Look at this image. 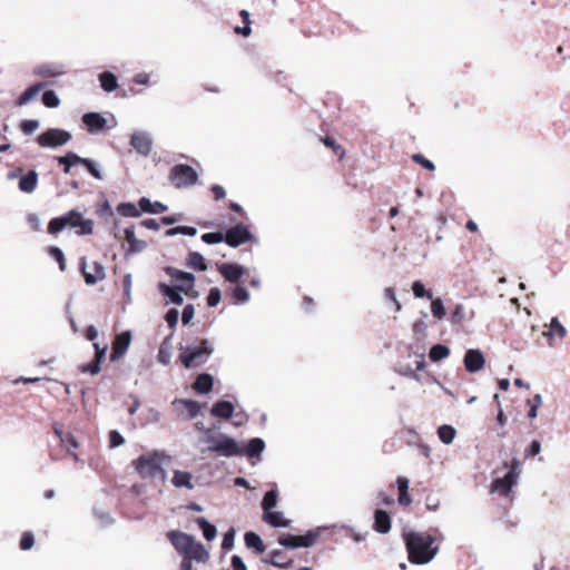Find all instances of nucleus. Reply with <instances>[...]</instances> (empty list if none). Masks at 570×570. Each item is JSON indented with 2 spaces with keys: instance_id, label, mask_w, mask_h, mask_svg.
<instances>
[{
  "instance_id": "nucleus-1",
  "label": "nucleus",
  "mask_w": 570,
  "mask_h": 570,
  "mask_svg": "<svg viewBox=\"0 0 570 570\" xmlns=\"http://www.w3.org/2000/svg\"><path fill=\"white\" fill-rule=\"evenodd\" d=\"M66 227L78 228L76 234L79 236L91 235L94 232V220L86 219L80 212L71 209L61 216L52 218L48 224L47 232L56 235Z\"/></svg>"
},
{
  "instance_id": "nucleus-2",
  "label": "nucleus",
  "mask_w": 570,
  "mask_h": 570,
  "mask_svg": "<svg viewBox=\"0 0 570 570\" xmlns=\"http://www.w3.org/2000/svg\"><path fill=\"white\" fill-rule=\"evenodd\" d=\"M176 551L183 557L181 561L198 563L208 562L210 554L206 547L195 540V537H169Z\"/></svg>"
},
{
  "instance_id": "nucleus-3",
  "label": "nucleus",
  "mask_w": 570,
  "mask_h": 570,
  "mask_svg": "<svg viewBox=\"0 0 570 570\" xmlns=\"http://www.w3.org/2000/svg\"><path fill=\"white\" fill-rule=\"evenodd\" d=\"M409 561L415 564L429 562L438 551L433 537H404Z\"/></svg>"
},
{
  "instance_id": "nucleus-4",
  "label": "nucleus",
  "mask_w": 570,
  "mask_h": 570,
  "mask_svg": "<svg viewBox=\"0 0 570 570\" xmlns=\"http://www.w3.org/2000/svg\"><path fill=\"white\" fill-rule=\"evenodd\" d=\"M178 348L181 352L179 360L187 368L203 365L214 352L212 343L206 338H203L198 346H184L179 344Z\"/></svg>"
},
{
  "instance_id": "nucleus-5",
  "label": "nucleus",
  "mask_w": 570,
  "mask_h": 570,
  "mask_svg": "<svg viewBox=\"0 0 570 570\" xmlns=\"http://www.w3.org/2000/svg\"><path fill=\"white\" fill-rule=\"evenodd\" d=\"M520 473L521 462L519 459H513L509 472L503 478H497L492 481L491 492L507 497L517 484Z\"/></svg>"
},
{
  "instance_id": "nucleus-6",
  "label": "nucleus",
  "mask_w": 570,
  "mask_h": 570,
  "mask_svg": "<svg viewBox=\"0 0 570 570\" xmlns=\"http://www.w3.org/2000/svg\"><path fill=\"white\" fill-rule=\"evenodd\" d=\"M132 464L141 478H157L164 475L157 452L140 455Z\"/></svg>"
},
{
  "instance_id": "nucleus-7",
  "label": "nucleus",
  "mask_w": 570,
  "mask_h": 570,
  "mask_svg": "<svg viewBox=\"0 0 570 570\" xmlns=\"http://www.w3.org/2000/svg\"><path fill=\"white\" fill-rule=\"evenodd\" d=\"M169 179L176 188H185L197 183L198 174L191 166L179 164L171 168Z\"/></svg>"
},
{
  "instance_id": "nucleus-8",
  "label": "nucleus",
  "mask_w": 570,
  "mask_h": 570,
  "mask_svg": "<svg viewBox=\"0 0 570 570\" xmlns=\"http://www.w3.org/2000/svg\"><path fill=\"white\" fill-rule=\"evenodd\" d=\"M71 137V134L65 129L50 128L40 134L36 140L42 148H57L69 142Z\"/></svg>"
},
{
  "instance_id": "nucleus-9",
  "label": "nucleus",
  "mask_w": 570,
  "mask_h": 570,
  "mask_svg": "<svg viewBox=\"0 0 570 570\" xmlns=\"http://www.w3.org/2000/svg\"><path fill=\"white\" fill-rule=\"evenodd\" d=\"M252 234L246 225L243 223L229 228L225 234V242L230 247H238L239 245L252 239Z\"/></svg>"
},
{
  "instance_id": "nucleus-10",
  "label": "nucleus",
  "mask_w": 570,
  "mask_h": 570,
  "mask_svg": "<svg viewBox=\"0 0 570 570\" xmlns=\"http://www.w3.org/2000/svg\"><path fill=\"white\" fill-rule=\"evenodd\" d=\"M214 452L218 453L222 456L232 458L242 455L244 453V450L238 445V443L233 438L220 433V440L214 446Z\"/></svg>"
},
{
  "instance_id": "nucleus-11",
  "label": "nucleus",
  "mask_w": 570,
  "mask_h": 570,
  "mask_svg": "<svg viewBox=\"0 0 570 570\" xmlns=\"http://www.w3.org/2000/svg\"><path fill=\"white\" fill-rule=\"evenodd\" d=\"M94 273L87 271V261L86 257H81L80 259V272L85 277V282L87 285H95L100 281L106 278V269L102 264L98 262L92 263Z\"/></svg>"
},
{
  "instance_id": "nucleus-12",
  "label": "nucleus",
  "mask_w": 570,
  "mask_h": 570,
  "mask_svg": "<svg viewBox=\"0 0 570 570\" xmlns=\"http://www.w3.org/2000/svg\"><path fill=\"white\" fill-rule=\"evenodd\" d=\"M465 370L470 373L479 372L484 367L485 358L480 350H468L463 360Z\"/></svg>"
},
{
  "instance_id": "nucleus-13",
  "label": "nucleus",
  "mask_w": 570,
  "mask_h": 570,
  "mask_svg": "<svg viewBox=\"0 0 570 570\" xmlns=\"http://www.w3.org/2000/svg\"><path fill=\"white\" fill-rule=\"evenodd\" d=\"M219 273L222 276L230 283H235L239 281L244 274L246 273V268L242 265L234 264V263H225L222 264L218 267Z\"/></svg>"
},
{
  "instance_id": "nucleus-14",
  "label": "nucleus",
  "mask_w": 570,
  "mask_h": 570,
  "mask_svg": "<svg viewBox=\"0 0 570 570\" xmlns=\"http://www.w3.org/2000/svg\"><path fill=\"white\" fill-rule=\"evenodd\" d=\"M131 146L141 155L147 156L151 151V138L145 132H135L130 140Z\"/></svg>"
},
{
  "instance_id": "nucleus-15",
  "label": "nucleus",
  "mask_w": 570,
  "mask_h": 570,
  "mask_svg": "<svg viewBox=\"0 0 570 570\" xmlns=\"http://www.w3.org/2000/svg\"><path fill=\"white\" fill-rule=\"evenodd\" d=\"M131 342V334L130 332H124L119 334L112 346V353H111V360L116 361L117 358L121 357L128 350Z\"/></svg>"
},
{
  "instance_id": "nucleus-16",
  "label": "nucleus",
  "mask_w": 570,
  "mask_h": 570,
  "mask_svg": "<svg viewBox=\"0 0 570 570\" xmlns=\"http://www.w3.org/2000/svg\"><path fill=\"white\" fill-rule=\"evenodd\" d=\"M159 291L169 299L170 303L181 305L184 298L181 292H186L183 285L170 286L165 283L158 285Z\"/></svg>"
},
{
  "instance_id": "nucleus-17",
  "label": "nucleus",
  "mask_w": 570,
  "mask_h": 570,
  "mask_svg": "<svg viewBox=\"0 0 570 570\" xmlns=\"http://www.w3.org/2000/svg\"><path fill=\"white\" fill-rule=\"evenodd\" d=\"M316 537H279V544L286 549H296L301 547H311Z\"/></svg>"
},
{
  "instance_id": "nucleus-18",
  "label": "nucleus",
  "mask_w": 570,
  "mask_h": 570,
  "mask_svg": "<svg viewBox=\"0 0 570 570\" xmlns=\"http://www.w3.org/2000/svg\"><path fill=\"white\" fill-rule=\"evenodd\" d=\"M165 272L175 281L181 282L186 284V294H188L189 289H193L195 283L194 274L189 272H183L175 267H166Z\"/></svg>"
},
{
  "instance_id": "nucleus-19",
  "label": "nucleus",
  "mask_w": 570,
  "mask_h": 570,
  "mask_svg": "<svg viewBox=\"0 0 570 570\" xmlns=\"http://www.w3.org/2000/svg\"><path fill=\"white\" fill-rule=\"evenodd\" d=\"M83 124L88 127V131L96 134L106 126V119L98 112H87L82 116Z\"/></svg>"
},
{
  "instance_id": "nucleus-20",
  "label": "nucleus",
  "mask_w": 570,
  "mask_h": 570,
  "mask_svg": "<svg viewBox=\"0 0 570 570\" xmlns=\"http://www.w3.org/2000/svg\"><path fill=\"white\" fill-rule=\"evenodd\" d=\"M39 77H59L65 73V66L58 63H42L33 69Z\"/></svg>"
},
{
  "instance_id": "nucleus-21",
  "label": "nucleus",
  "mask_w": 570,
  "mask_h": 570,
  "mask_svg": "<svg viewBox=\"0 0 570 570\" xmlns=\"http://www.w3.org/2000/svg\"><path fill=\"white\" fill-rule=\"evenodd\" d=\"M124 234L126 240L129 244L128 253H139L142 252L147 247V243L145 240L137 239L135 236L134 226L126 227L124 229Z\"/></svg>"
},
{
  "instance_id": "nucleus-22",
  "label": "nucleus",
  "mask_w": 570,
  "mask_h": 570,
  "mask_svg": "<svg viewBox=\"0 0 570 570\" xmlns=\"http://www.w3.org/2000/svg\"><path fill=\"white\" fill-rule=\"evenodd\" d=\"M374 529L380 533H387L391 529V519L386 511L376 510L374 517Z\"/></svg>"
},
{
  "instance_id": "nucleus-23",
  "label": "nucleus",
  "mask_w": 570,
  "mask_h": 570,
  "mask_svg": "<svg viewBox=\"0 0 570 570\" xmlns=\"http://www.w3.org/2000/svg\"><path fill=\"white\" fill-rule=\"evenodd\" d=\"M210 413L217 417L229 419L234 413V405L229 401H218L213 405Z\"/></svg>"
},
{
  "instance_id": "nucleus-24",
  "label": "nucleus",
  "mask_w": 570,
  "mask_h": 570,
  "mask_svg": "<svg viewBox=\"0 0 570 570\" xmlns=\"http://www.w3.org/2000/svg\"><path fill=\"white\" fill-rule=\"evenodd\" d=\"M38 183V174L36 170H30L28 174L23 175L19 180V189L23 193H32L35 191Z\"/></svg>"
},
{
  "instance_id": "nucleus-25",
  "label": "nucleus",
  "mask_w": 570,
  "mask_h": 570,
  "mask_svg": "<svg viewBox=\"0 0 570 570\" xmlns=\"http://www.w3.org/2000/svg\"><path fill=\"white\" fill-rule=\"evenodd\" d=\"M138 205L141 209V212L149 213V214H158L167 210V206L160 202L153 203L147 197H141L138 202Z\"/></svg>"
},
{
  "instance_id": "nucleus-26",
  "label": "nucleus",
  "mask_w": 570,
  "mask_h": 570,
  "mask_svg": "<svg viewBox=\"0 0 570 570\" xmlns=\"http://www.w3.org/2000/svg\"><path fill=\"white\" fill-rule=\"evenodd\" d=\"M45 86H46V83L38 82V83L29 87L28 89H26L20 95V97L16 101V105L17 106H24V105H27L29 101H31L40 92L41 89L45 88Z\"/></svg>"
},
{
  "instance_id": "nucleus-27",
  "label": "nucleus",
  "mask_w": 570,
  "mask_h": 570,
  "mask_svg": "<svg viewBox=\"0 0 570 570\" xmlns=\"http://www.w3.org/2000/svg\"><path fill=\"white\" fill-rule=\"evenodd\" d=\"M214 385V379L210 374L203 373L199 374L194 383V389L198 393L206 394L212 391Z\"/></svg>"
},
{
  "instance_id": "nucleus-28",
  "label": "nucleus",
  "mask_w": 570,
  "mask_h": 570,
  "mask_svg": "<svg viewBox=\"0 0 570 570\" xmlns=\"http://www.w3.org/2000/svg\"><path fill=\"white\" fill-rule=\"evenodd\" d=\"M269 562L278 568H287L292 564L293 559L283 550H273L269 553Z\"/></svg>"
},
{
  "instance_id": "nucleus-29",
  "label": "nucleus",
  "mask_w": 570,
  "mask_h": 570,
  "mask_svg": "<svg viewBox=\"0 0 570 570\" xmlns=\"http://www.w3.org/2000/svg\"><path fill=\"white\" fill-rule=\"evenodd\" d=\"M173 405H181L188 411L187 419H195L198 413L200 412L202 405L193 400H185V399H176L173 402Z\"/></svg>"
},
{
  "instance_id": "nucleus-30",
  "label": "nucleus",
  "mask_w": 570,
  "mask_h": 570,
  "mask_svg": "<svg viewBox=\"0 0 570 570\" xmlns=\"http://www.w3.org/2000/svg\"><path fill=\"white\" fill-rule=\"evenodd\" d=\"M191 479H193V475L189 472L175 471L171 482L176 488L193 489L194 485L191 483Z\"/></svg>"
},
{
  "instance_id": "nucleus-31",
  "label": "nucleus",
  "mask_w": 570,
  "mask_h": 570,
  "mask_svg": "<svg viewBox=\"0 0 570 570\" xmlns=\"http://www.w3.org/2000/svg\"><path fill=\"white\" fill-rule=\"evenodd\" d=\"M264 449H265V442L259 438H254L248 442L246 450H245V454L249 459H254L256 456H259L261 453L264 451Z\"/></svg>"
},
{
  "instance_id": "nucleus-32",
  "label": "nucleus",
  "mask_w": 570,
  "mask_h": 570,
  "mask_svg": "<svg viewBox=\"0 0 570 570\" xmlns=\"http://www.w3.org/2000/svg\"><path fill=\"white\" fill-rule=\"evenodd\" d=\"M187 266L196 271L204 272L207 269V264L204 256L198 252H190L187 257Z\"/></svg>"
},
{
  "instance_id": "nucleus-33",
  "label": "nucleus",
  "mask_w": 570,
  "mask_h": 570,
  "mask_svg": "<svg viewBox=\"0 0 570 570\" xmlns=\"http://www.w3.org/2000/svg\"><path fill=\"white\" fill-rule=\"evenodd\" d=\"M263 519L265 522H267L268 524H271L275 528L286 527L288 523V521L284 519V517L281 512H275L273 510L264 512Z\"/></svg>"
},
{
  "instance_id": "nucleus-34",
  "label": "nucleus",
  "mask_w": 570,
  "mask_h": 570,
  "mask_svg": "<svg viewBox=\"0 0 570 570\" xmlns=\"http://www.w3.org/2000/svg\"><path fill=\"white\" fill-rule=\"evenodd\" d=\"M99 80L102 89L107 92H111L118 87L117 78L112 72L105 71L100 73Z\"/></svg>"
},
{
  "instance_id": "nucleus-35",
  "label": "nucleus",
  "mask_w": 570,
  "mask_h": 570,
  "mask_svg": "<svg viewBox=\"0 0 570 570\" xmlns=\"http://www.w3.org/2000/svg\"><path fill=\"white\" fill-rule=\"evenodd\" d=\"M456 431L452 425L443 424L438 429V436L444 444H451Z\"/></svg>"
},
{
  "instance_id": "nucleus-36",
  "label": "nucleus",
  "mask_w": 570,
  "mask_h": 570,
  "mask_svg": "<svg viewBox=\"0 0 570 570\" xmlns=\"http://www.w3.org/2000/svg\"><path fill=\"white\" fill-rule=\"evenodd\" d=\"M117 213L124 217H138L141 214V209H138L132 203H120L117 206Z\"/></svg>"
},
{
  "instance_id": "nucleus-37",
  "label": "nucleus",
  "mask_w": 570,
  "mask_h": 570,
  "mask_svg": "<svg viewBox=\"0 0 570 570\" xmlns=\"http://www.w3.org/2000/svg\"><path fill=\"white\" fill-rule=\"evenodd\" d=\"M58 163L60 165H68V166H75V165H85L86 159L83 157H80L73 151H68L65 156L58 157Z\"/></svg>"
},
{
  "instance_id": "nucleus-38",
  "label": "nucleus",
  "mask_w": 570,
  "mask_h": 570,
  "mask_svg": "<svg viewBox=\"0 0 570 570\" xmlns=\"http://www.w3.org/2000/svg\"><path fill=\"white\" fill-rule=\"evenodd\" d=\"M216 429V426L214 425L213 428H209L207 431H206V435H204L200 441L203 443H206L208 444V446L206 449H203L202 450V453H206V452H214V446L219 442L220 440V434L215 436V435H212V432Z\"/></svg>"
},
{
  "instance_id": "nucleus-39",
  "label": "nucleus",
  "mask_w": 570,
  "mask_h": 570,
  "mask_svg": "<svg viewBox=\"0 0 570 570\" xmlns=\"http://www.w3.org/2000/svg\"><path fill=\"white\" fill-rule=\"evenodd\" d=\"M449 354H450L449 347H446L445 345H442V344H435L431 347L429 357L431 358V361L438 362V361L445 358Z\"/></svg>"
},
{
  "instance_id": "nucleus-40",
  "label": "nucleus",
  "mask_w": 570,
  "mask_h": 570,
  "mask_svg": "<svg viewBox=\"0 0 570 570\" xmlns=\"http://www.w3.org/2000/svg\"><path fill=\"white\" fill-rule=\"evenodd\" d=\"M171 337H173V335L167 336L163 341L160 348H159L158 361L164 365H167L170 362L169 342H170Z\"/></svg>"
},
{
  "instance_id": "nucleus-41",
  "label": "nucleus",
  "mask_w": 570,
  "mask_h": 570,
  "mask_svg": "<svg viewBox=\"0 0 570 570\" xmlns=\"http://www.w3.org/2000/svg\"><path fill=\"white\" fill-rule=\"evenodd\" d=\"M276 504H277V491L276 490L267 491L262 501V508H263L264 512L273 510L276 507Z\"/></svg>"
},
{
  "instance_id": "nucleus-42",
  "label": "nucleus",
  "mask_w": 570,
  "mask_h": 570,
  "mask_svg": "<svg viewBox=\"0 0 570 570\" xmlns=\"http://www.w3.org/2000/svg\"><path fill=\"white\" fill-rule=\"evenodd\" d=\"M550 328L551 331L547 335L551 337L557 336L559 338H563L566 336L567 331L557 317L551 320Z\"/></svg>"
},
{
  "instance_id": "nucleus-43",
  "label": "nucleus",
  "mask_w": 570,
  "mask_h": 570,
  "mask_svg": "<svg viewBox=\"0 0 570 570\" xmlns=\"http://www.w3.org/2000/svg\"><path fill=\"white\" fill-rule=\"evenodd\" d=\"M48 253L53 259H56L58 262L60 271L65 272L67 268V265H66V259H65V255H63L62 250L57 246H50L48 248Z\"/></svg>"
},
{
  "instance_id": "nucleus-44",
  "label": "nucleus",
  "mask_w": 570,
  "mask_h": 570,
  "mask_svg": "<svg viewBox=\"0 0 570 570\" xmlns=\"http://www.w3.org/2000/svg\"><path fill=\"white\" fill-rule=\"evenodd\" d=\"M42 102L48 108H56L60 104V99L53 90H47L42 95Z\"/></svg>"
},
{
  "instance_id": "nucleus-45",
  "label": "nucleus",
  "mask_w": 570,
  "mask_h": 570,
  "mask_svg": "<svg viewBox=\"0 0 570 570\" xmlns=\"http://www.w3.org/2000/svg\"><path fill=\"white\" fill-rule=\"evenodd\" d=\"M246 546L254 549L257 554L265 551V544L262 541V537H245Z\"/></svg>"
},
{
  "instance_id": "nucleus-46",
  "label": "nucleus",
  "mask_w": 570,
  "mask_h": 570,
  "mask_svg": "<svg viewBox=\"0 0 570 570\" xmlns=\"http://www.w3.org/2000/svg\"><path fill=\"white\" fill-rule=\"evenodd\" d=\"M412 291L415 297L422 298L428 297L429 299L433 298V294L431 291H426L423 283L420 281H415L412 285Z\"/></svg>"
},
{
  "instance_id": "nucleus-47",
  "label": "nucleus",
  "mask_w": 570,
  "mask_h": 570,
  "mask_svg": "<svg viewBox=\"0 0 570 570\" xmlns=\"http://www.w3.org/2000/svg\"><path fill=\"white\" fill-rule=\"evenodd\" d=\"M384 301L390 302L394 305L395 312H400L402 309V305L396 298V293L393 287H386L383 292Z\"/></svg>"
},
{
  "instance_id": "nucleus-48",
  "label": "nucleus",
  "mask_w": 570,
  "mask_h": 570,
  "mask_svg": "<svg viewBox=\"0 0 570 570\" xmlns=\"http://www.w3.org/2000/svg\"><path fill=\"white\" fill-rule=\"evenodd\" d=\"M431 311L435 318L441 320L445 315V308L441 298H432Z\"/></svg>"
},
{
  "instance_id": "nucleus-49",
  "label": "nucleus",
  "mask_w": 570,
  "mask_h": 570,
  "mask_svg": "<svg viewBox=\"0 0 570 570\" xmlns=\"http://www.w3.org/2000/svg\"><path fill=\"white\" fill-rule=\"evenodd\" d=\"M465 317V308L462 304L455 305L454 309L450 315V321L452 324H460Z\"/></svg>"
},
{
  "instance_id": "nucleus-50",
  "label": "nucleus",
  "mask_w": 570,
  "mask_h": 570,
  "mask_svg": "<svg viewBox=\"0 0 570 570\" xmlns=\"http://www.w3.org/2000/svg\"><path fill=\"white\" fill-rule=\"evenodd\" d=\"M40 126L39 120L30 119V120H22L20 124V129L24 135H31L37 130Z\"/></svg>"
},
{
  "instance_id": "nucleus-51",
  "label": "nucleus",
  "mask_w": 570,
  "mask_h": 570,
  "mask_svg": "<svg viewBox=\"0 0 570 570\" xmlns=\"http://www.w3.org/2000/svg\"><path fill=\"white\" fill-rule=\"evenodd\" d=\"M203 242L209 245L219 244L223 240H225V236L223 233L215 232V233H206L202 236Z\"/></svg>"
},
{
  "instance_id": "nucleus-52",
  "label": "nucleus",
  "mask_w": 570,
  "mask_h": 570,
  "mask_svg": "<svg viewBox=\"0 0 570 570\" xmlns=\"http://www.w3.org/2000/svg\"><path fill=\"white\" fill-rule=\"evenodd\" d=\"M233 298L236 303H245L249 299V293L245 287L236 286L233 289Z\"/></svg>"
},
{
  "instance_id": "nucleus-53",
  "label": "nucleus",
  "mask_w": 570,
  "mask_h": 570,
  "mask_svg": "<svg viewBox=\"0 0 570 570\" xmlns=\"http://www.w3.org/2000/svg\"><path fill=\"white\" fill-rule=\"evenodd\" d=\"M222 299V293L218 287H213L209 289L208 296H207V305L209 307H215L219 304Z\"/></svg>"
},
{
  "instance_id": "nucleus-54",
  "label": "nucleus",
  "mask_w": 570,
  "mask_h": 570,
  "mask_svg": "<svg viewBox=\"0 0 570 570\" xmlns=\"http://www.w3.org/2000/svg\"><path fill=\"white\" fill-rule=\"evenodd\" d=\"M196 522L203 531V534H216V527L209 523L205 518H197Z\"/></svg>"
},
{
  "instance_id": "nucleus-55",
  "label": "nucleus",
  "mask_w": 570,
  "mask_h": 570,
  "mask_svg": "<svg viewBox=\"0 0 570 570\" xmlns=\"http://www.w3.org/2000/svg\"><path fill=\"white\" fill-rule=\"evenodd\" d=\"M88 171L96 178V179H102V174L100 169L98 168V165L92 159L87 158L86 163L83 165Z\"/></svg>"
},
{
  "instance_id": "nucleus-56",
  "label": "nucleus",
  "mask_w": 570,
  "mask_h": 570,
  "mask_svg": "<svg viewBox=\"0 0 570 570\" xmlns=\"http://www.w3.org/2000/svg\"><path fill=\"white\" fill-rule=\"evenodd\" d=\"M165 320H166L167 324L169 325V327L174 328L177 325L178 320H179L178 309L170 308L169 311H167V313L165 315Z\"/></svg>"
},
{
  "instance_id": "nucleus-57",
  "label": "nucleus",
  "mask_w": 570,
  "mask_h": 570,
  "mask_svg": "<svg viewBox=\"0 0 570 570\" xmlns=\"http://www.w3.org/2000/svg\"><path fill=\"white\" fill-rule=\"evenodd\" d=\"M109 442L111 448H118L125 443L124 436L116 430L110 431Z\"/></svg>"
},
{
  "instance_id": "nucleus-58",
  "label": "nucleus",
  "mask_w": 570,
  "mask_h": 570,
  "mask_svg": "<svg viewBox=\"0 0 570 570\" xmlns=\"http://www.w3.org/2000/svg\"><path fill=\"white\" fill-rule=\"evenodd\" d=\"M412 159H413L415 163H417V164H420L421 166H423V167H424L425 169H428V170H434V169H435L434 164H433L431 160L426 159V158H425L423 155H421V154H414V155L412 156Z\"/></svg>"
},
{
  "instance_id": "nucleus-59",
  "label": "nucleus",
  "mask_w": 570,
  "mask_h": 570,
  "mask_svg": "<svg viewBox=\"0 0 570 570\" xmlns=\"http://www.w3.org/2000/svg\"><path fill=\"white\" fill-rule=\"evenodd\" d=\"M100 364L101 363H99V362L94 360L89 364L81 365L80 366V371L82 373H90V374L95 375V374H98L100 372Z\"/></svg>"
},
{
  "instance_id": "nucleus-60",
  "label": "nucleus",
  "mask_w": 570,
  "mask_h": 570,
  "mask_svg": "<svg viewBox=\"0 0 570 570\" xmlns=\"http://www.w3.org/2000/svg\"><path fill=\"white\" fill-rule=\"evenodd\" d=\"M195 315V308L191 304H188L184 307L181 313V321L184 325H187Z\"/></svg>"
},
{
  "instance_id": "nucleus-61",
  "label": "nucleus",
  "mask_w": 570,
  "mask_h": 570,
  "mask_svg": "<svg viewBox=\"0 0 570 570\" xmlns=\"http://www.w3.org/2000/svg\"><path fill=\"white\" fill-rule=\"evenodd\" d=\"M541 451V443L538 440H533L530 446L525 451L527 456H534Z\"/></svg>"
},
{
  "instance_id": "nucleus-62",
  "label": "nucleus",
  "mask_w": 570,
  "mask_h": 570,
  "mask_svg": "<svg viewBox=\"0 0 570 570\" xmlns=\"http://www.w3.org/2000/svg\"><path fill=\"white\" fill-rule=\"evenodd\" d=\"M94 346L96 350L95 361L101 363V361L104 360L106 352H107V345H104L102 347H100V345L98 343H95Z\"/></svg>"
},
{
  "instance_id": "nucleus-63",
  "label": "nucleus",
  "mask_w": 570,
  "mask_h": 570,
  "mask_svg": "<svg viewBox=\"0 0 570 570\" xmlns=\"http://www.w3.org/2000/svg\"><path fill=\"white\" fill-rule=\"evenodd\" d=\"M140 224L145 228L151 229V230H158L159 227H160L159 223L156 219H154V218L145 219Z\"/></svg>"
},
{
  "instance_id": "nucleus-64",
  "label": "nucleus",
  "mask_w": 570,
  "mask_h": 570,
  "mask_svg": "<svg viewBox=\"0 0 570 570\" xmlns=\"http://www.w3.org/2000/svg\"><path fill=\"white\" fill-rule=\"evenodd\" d=\"M232 567L233 570H247L245 563L242 558L238 556H233L232 558Z\"/></svg>"
}]
</instances>
